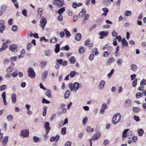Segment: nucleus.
I'll list each match as a JSON object with an SVG mask.
<instances>
[{
  "label": "nucleus",
  "mask_w": 146,
  "mask_h": 146,
  "mask_svg": "<svg viewBox=\"0 0 146 146\" xmlns=\"http://www.w3.org/2000/svg\"><path fill=\"white\" fill-rule=\"evenodd\" d=\"M121 116L119 113L115 114L112 119V123L114 124H116L118 123L121 119Z\"/></svg>",
  "instance_id": "nucleus-1"
},
{
  "label": "nucleus",
  "mask_w": 146,
  "mask_h": 146,
  "mask_svg": "<svg viewBox=\"0 0 146 146\" xmlns=\"http://www.w3.org/2000/svg\"><path fill=\"white\" fill-rule=\"evenodd\" d=\"M79 86V84L77 82H75L73 84L70 83L69 85V87L71 91H76L78 90Z\"/></svg>",
  "instance_id": "nucleus-2"
},
{
  "label": "nucleus",
  "mask_w": 146,
  "mask_h": 146,
  "mask_svg": "<svg viewBox=\"0 0 146 146\" xmlns=\"http://www.w3.org/2000/svg\"><path fill=\"white\" fill-rule=\"evenodd\" d=\"M47 22L46 17H42L41 18L40 23V26L42 28V30L44 29Z\"/></svg>",
  "instance_id": "nucleus-3"
},
{
  "label": "nucleus",
  "mask_w": 146,
  "mask_h": 146,
  "mask_svg": "<svg viewBox=\"0 0 146 146\" xmlns=\"http://www.w3.org/2000/svg\"><path fill=\"white\" fill-rule=\"evenodd\" d=\"M28 75L30 78H34L35 76V74L33 69L31 67L29 68L28 69Z\"/></svg>",
  "instance_id": "nucleus-4"
},
{
  "label": "nucleus",
  "mask_w": 146,
  "mask_h": 146,
  "mask_svg": "<svg viewBox=\"0 0 146 146\" xmlns=\"http://www.w3.org/2000/svg\"><path fill=\"white\" fill-rule=\"evenodd\" d=\"M20 135L21 136L24 138L28 137L29 135V130L27 129H24L22 130Z\"/></svg>",
  "instance_id": "nucleus-5"
},
{
  "label": "nucleus",
  "mask_w": 146,
  "mask_h": 146,
  "mask_svg": "<svg viewBox=\"0 0 146 146\" xmlns=\"http://www.w3.org/2000/svg\"><path fill=\"white\" fill-rule=\"evenodd\" d=\"M112 50V48L110 46L108 48L107 51H104L103 52L104 54L103 55V57H107L110 53L111 52Z\"/></svg>",
  "instance_id": "nucleus-6"
},
{
  "label": "nucleus",
  "mask_w": 146,
  "mask_h": 146,
  "mask_svg": "<svg viewBox=\"0 0 146 146\" xmlns=\"http://www.w3.org/2000/svg\"><path fill=\"white\" fill-rule=\"evenodd\" d=\"M17 44H11L9 46V49L12 52H16L17 51Z\"/></svg>",
  "instance_id": "nucleus-7"
},
{
  "label": "nucleus",
  "mask_w": 146,
  "mask_h": 146,
  "mask_svg": "<svg viewBox=\"0 0 146 146\" xmlns=\"http://www.w3.org/2000/svg\"><path fill=\"white\" fill-rule=\"evenodd\" d=\"M53 3L55 5H56L58 7H61L63 5V3L60 0H54Z\"/></svg>",
  "instance_id": "nucleus-8"
},
{
  "label": "nucleus",
  "mask_w": 146,
  "mask_h": 146,
  "mask_svg": "<svg viewBox=\"0 0 146 146\" xmlns=\"http://www.w3.org/2000/svg\"><path fill=\"white\" fill-rule=\"evenodd\" d=\"M131 100L130 99H127L124 104V106L125 108H127L130 106L131 104Z\"/></svg>",
  "instance_id": "nucleus-9"
},
{
  "label": "nucleus",
  "mask_w": 146,
  "mask_h": 146,
  "mask_svg": "<svg viewBox=\"0 0 146 146\" xmlns=\"http://www.w3.org/2000/svg\"><path fill=\"white\" fill-rule=\"evenodd\" d=\"M108 31L105 32L102 31L99 33V35H100V38L102 39L105 36H107L108 35Z\"/></svg>",
  "instance_id": "nucleus-10"
},
{
  "label": "nucleus",
  "mask_w": 146,
  "mask_h": 146,
  "mask_svg": "<svg viewBox=\"0 0 146 146\" xmlns=\"http://www.w3.org/2000/svg\"><path fill=\"white\" fill-rule=\"evenodd\" d=\"M100 133L99 132H97L92 137V140L93 141L98 139L100 137Z\"/></svg>",
  "instance_id": "nucleus-11"
},
{
  "label": "nucleus",
  "mask_w": 146,
  "mask_h": 146,
  "mask_svg": "<svg viewBox=\"0 0 146 146\" xmlns=\"http://www.w3.org/2000/svg\"><path fill=\"white\" fill-rule=\"evenodd\" d=\"M8 42V41H7L6 42H4L3 43L2 47L0 49V52H2L5 50L8 47L7 45Z\"/></svg>",
  "instance_id": "nucleus-12"
},
{
  "label": "nucleus",
  "mask_w": 146,
  "mask_h": 146,
  "mask_svg": "<svg viewBox=\"0 0 146 146\" xmlns=\"http://www.w3.org/2000/svg\"><path fill=\"white\" fill-rule=\"evenodd\" d=\"M37 18L40 19L41 18L42 13V9H39L37 11Z\"/></svg>",
  "instance_id": "nucleus-13"
},
{
  "label": "nucleus",
  "mask_w": 146,
  "mask_h": 146,
  "mask_svg": "<svg viewBox=\"0 0 146 146\" xmlns=\"http://www.w3.org/2000/svg\"><path fill=\"white\" fill-rule=\"evenodd\" d=\"M86 13L85 9H83L82 11L79 13L78 16L79 17H83Z\"/></svg>",
  "instance_id": "nucleus-14"
},
{
  "label": "nucleus",
  "mask_w": 146,
  "mask_h": 146,
  "mask_svg": "<svg viewBox=\"0 0 146 146\" xmlns=\"http://www.w3.org/2000/svg\"><path fill=\"white\" fill-rule=\"evenodd\" d=\"M107 108V105L106 104H102L101 109L100 111L101 113H103L104 112V110L105 108Z\"/></svg>",
  "instance_id": "nucleus-15"
},
{
  "label": "nucleus",
  "mask_w": 146,
  "mask_h": 146,
  "mask_svg": "<svg viewBox=\"0 0 146 146\" xmlns=\"http://www.w3.org/2000/svg\"><path fill=\"white\" fill-rule=\"evenodd\" d=\"M11 100L12 103L15 104L16 101V95L15 94L13 93L12 94Z\"/></svg>",
  "instance_id": "nucleus-16"
},
{
  "label": "nucleus",
  "mask_w": 146,
  "mask_h": 146,
  "mask_svg": "<svg viewBox=\"0 0 146 146\" xmlns=\"http://www.w3.org/2000/svg\"><path fill=\"white\" fill-rule=\"evenodd\" d=\"M8 137L7 136H5L3 139L2 141L3 145L5 146L6 145L8 141Z\"/></svg>",
  "instance_id": "nucleus-17"
},
{
  "label": "nucleus",
  "mask_w": 146,
  "mask_h": 146,
  "mask_svg": "<svg viewBox=\"0 0 146 146\" xmlns=\"http://www.w3.org/2000/svg\"><path fill=\"white\" fill-rule=\"evenodd\" d=\"M6 93L5 92H3L2 94V97L3 100L4 104L5 105L7 104V102L5 99L6 98Z\"/></svg>",
  "instance_id": "nucleus-18"
},
{
  "label": "nucleus",
  "mask_w": 146,
  "mask_h": 146,
  "mask_svg": "<svg viewBox=\"0 0 146 146\" xmlns=\"http://www.w3.org/2000/svg\"><path fill=\"white\" fill-rule=\"evenodd\" d=\"M105 84V81L103 80H102L100 82L99 85L98 86L99 88L101 89H102L104 86Z\"/></svg>",
  "instance_id": "nucleus-19"
},
{
  "label": "nucleus",
  "mask_w": 146,
  "mask_h": 146,
  "mask_svg": "<svg viewBox=\"0 0 146 146\" xmlns=\"http://www.w3.org/2000/svg\"><path fill=\"white\" fill-rule=\"evenodd\" d=\"M82 35L80 33H78L77 34L75 37L76 40L77 41H79L81 40Z\"/></svg>",
  "instance_id": "nucleus-20"
},
{
  "label": "nucleus",
  "mask_w": 146,
  "mask_h": 146,
  "mask_svg": "<svg viewBox=\"0 0 146 146\" xmlns=\"http://www.w3.org/2000/svg\"><path fill=\"white\" fill-rule=\"evenodd\" d=\"M57 38L55 37L51 38L50 39V42L51 43H56L57 41Z\"/></svg>",
  "instance_id": "nucleus-21"
},
{
  "label": "nucleus",
  "mask_w": 146,
  "mask_h": 146,
  "mask_svg": "<svg viewBox=\"0 0 146 146\" xmlns=\"http://www.w3.org/2000/svg\"><path fill=\"white\" fill-rule=\"evenodd\" d=\"M122 44L125 46H127L128 45V43L126 41L125 38H123L122 40Z\"/></svg>",
  "instance_id": "nucleus-22"
},
{
  "label": "nucleus",
  "mask_w": 146,
  "mask_h": 146,
  "mask_svg": "<svg viewBox=\"0 0 146 146\" xmlns=\"http://www.w3.org/2000/svg\"><path fill=\"white\" fill-rule=\"evenodd\" d=\"M129 129H125L123 133L122 137L123 138H125V137H127V132L129 131Z\"/></svg>",
  "instance_id": "nucleus-23"
},
{
  "label": "nucleus",
  "mask_w": 146,
  "mask_h": 146,
  "mask_svg": "<svg viewBox=\"0 0 146 146\" xmlns=\"http://www.w3.org/2000/svg\"><path fill=\"white\" fill-rule=\"evenodd\" d=\"M60 44H57L56 45L55 48V51L56 53H58L60 50Z\"/></svg>",
  "instance_id": "nucleus-24"
},
{
  "label": "nucleus",
  "mask_w": 146,
  "mask_h": 146,
  "mask_svg": "<svg viewBox=\"0 0 146 146\" xmlns=\"http://www.w3.org/2000/svg\"><path fill=\"white\" fill-rule=\"evenodd\" d=\"M114 59L113 57H111L109 58L107 62V63L108 65H109L111 63L114 62Z\"/></svg>",
  "instance_id": "nucleus-25"
},
{
  "label": "nucleus",
  "mask_w": 146,
  "mask_h": 146,
  "mask_svg": "<svg viewBox=\"0 0 146 146\" xmlns=\"http://www.w3.org/2000/svg\"><path fill=\"white\" fill-rule=\"evenodd\" d=\"M131 70H133V71H135L137 68V66L135 64H132L131 66Z\"/></svg>",
  "instance_id": "nucleus-26"
},
{
  "label": "nucleus",
  "mask_w": 146,
  "mask_h": 146,
  "mask_svg": "<svg viewBox=\"0 0 146 146\" xmlns=\"http://www.w3.org/2000/svg\"><path fill=\"white\" fill-rule=\"evenodd\" d=\"M85 51V48L84 47L80 46L79 48V52L80 54L83 53Z\"/></svg>",
  "instance_id": "nucleus-27"
},
{
  "label": "nucleus",
  "mask_w": 146,
  "mask_h": 146,
  "mask_svg": "<svg viewBox=\"0 0 146 146\" xmlns=\"http://www.w3.org/2000/svg\"><path fill=\"white\" fill-rule=\"evenodd\" d=\"M64 31L66 32L65 34L66 35V37L69 38L71 35L70 32L67 30L66 29H64Z\"/></svg>",
  "instance_id": "nucleus-28"
},
{
  "label": "nucleus",
  "mask_w": 146,
  "mask_h": 146,
  "mask_svg": "<svg viewBox=\"0 0 146 146\" xmlns=\"http://www.w3.org/2000/svg\"><path fill=\"white\" fill-rule=\"evenodd\" d=\"M47 64V62L44 60L41 61L40 63V65L42 68L44 67Z\"/></svg>",
  "instance_id": "nucleus-29"
},
{
  "label": "nucleus",
  "mask_w": 146,
  "mask_h": 146,
  "mask_svg": "<svg viewBox=\"0 0 146 146\" xmlns=\"http://www.w3.org/2000/svg\"><path fill=\"white\" fill-rule=\"evenodd\" d=\"M132 109L133 111L135 113L138 112L140 111V109L139 108L133 107Z\"/></svg>",
  "instance_id": "nucleus-30"
},
{
  "label": "nucleus",
  "mask_w": 146,
  "mask_h": 146,
  "mask_svg": "<svg viewBox=\"0 0 146 146\" xmlns=\"http://www.w3.org/2000/svg\"><path fill=\"white\" fill-rule=\"evenodd\" d=\"M76 60L74 57L72 56L69 59V62L71 64H74L76 62Z\"/></svg>",
  "instance_id": "nucleus-31"
},
{
  "label": "nucleus",
  "mask_w": 146,
  "mask_h": 146,
  "mask_svg": "<svg viewBox=\"0 0 146 146\" xmlns=\"http://www.w3.org/2000/svg\"><path fill=\"white\" fill-rule=\"evenodd\" d=\"M70 91L69 90H67L66 91V92L65 93V94H64V98L65 99H67L68 98L69 96V94H70Z\"/></svg>",
  "instance_id": "nucleus-32"
},
{
  "label": "nucleus",
  "mask_w": 146,
  "mask_h": 146,
  "mask_svg": "<svg viewBox=\"0 0 146 146\" xmlns=\"http://www.w3.org/2000/svg\"><path fill=\"white\" fill-rule=\"evenodd\" d=\"M137 132L139 135L140 136H141L144 133V131L142 129H138L137 130Z\"/></svg>",
  "instance_id": "nucleus-33"
},
{
  "label": "nucleus",
  "mask_w": 146,
  "mask_h": 146,
  "mask_svg": "<svg viewBox=\"0 0 146 146\" xmlns=\"http://www.w3.org/2000/svg\"><path fill=\"white\" fill-rule=\"evenodd\" d=\"M65 11V7H62L59 10L58 12V13L59 15L62 14L63 13V12Z\"/></svg>",
  "instance_id": "nucleus-34"
},
{
  "label": "nucleus",
  "mask_w": 146,
  "mask_h": 146,
  "mask_svg": "<svg viewBox=\"0 0 146 146\" xmlns=\"http://www.w3.org/2000/svg\"><path fill=\"white\" fill-rule=\"evenodd\" d=\"M13 70V68L11 66H9L6 70V72L7 73H10Z\"/></svg>",
  "instance_id": "nucleus-35"
},
{
  "label": "nucleus",
  "mask_w": 146,
  "mask_h": 146,
  "mask_svg": "<svg viewBox=\"0 0 146 146\" xmlns=\"http://www.w3.org/2000/svg\"><path fill=\"white\" fill-rule=\"evenodd\" d=\"M47 107L45 106L43 108V111L42 113V115L44 116H45L46 113L47 109Z\"/></svg>",
  "instance_id": "nucleus-36"
},
{
  "label": "nucleus",
  "mask_w": 146,
  "mask_h": 146,
  "mask_svg": "<svg viewBox=\"0 0 146 146\" xmlns=\"http://www.w3.org/2000/svg\"><path fill=\"white\" fill-rule=\"evenodd\" d=\"M69 49V47L68 45H66L64 46H63L61 48V50H66L68 51Z\"/></svg>",
  "instance_id": "nucleus-37"
},
{
  "label": "nucleus",
  "mask_w": 146,
  "mask_h": 146,
  "mask_svg": "<svg viewBox=\"0 0 146 146\" xmlns=\"http://www.w3.org/2000/svg\"><path fill=\"white\" fill-rule=\"evenodd\" d=\"M66 127H64L62 128L61 130V133L62 135H64L66 134Z\"/></svg>",
  "instance_id": "nucleus-38"
},
{
  "label": "nucleus",
  "mask_w": 146,
  "mask_h": 146,
  "mask_svg": "<svg viewBox=\"0 0 146 146\" xmlns=\"http://www.w3.org/2000/svg\"><path fill=\"white\" fill-rule=\"evenodd\" d=\"M5 26L4 25H2L0 26V33H2L5 29Z\"/></svg>",
  "instance_id": "nucleus-39"
},
{
  "label": "nucleus",
  "mask_w": 146,
  "mask_h": 146,
  "mask_svg": "<svg viewBox=\"0 0 146 146\" xmlns=\"http://www.w3.org/2000/svg\"><path fill=\"white\" fill-rule=\"evenodd\" d=\"M131 12L129 11H126L125 13V15L126 16H130L131 14Z\"/></svg>",
  "instance_id": "nucleus-40"
},
{
  "label": "nucleus",
  "mask_w": 146,
  "mask_h": 146,
  "mask_svg": "<svg viewBox=\"0 0 146 146\" xmlns=\"http://www.w3.org/2000/svg\"><path fill=\"white\" fill-rule=\"evenodd\" d=\"M48 72L46 71H44L42 74V77L43 79H44L47 77Z\"/></svg>",
  "instance_id": "nucleus-41"
},
{
  "label": "nucleus",
  "mask_w": 146,
  "mask_h": 146,
  "mask_svg": "<svg viewBox=\"0 0 146 146\" xmlns=\"http://www.w3.org/2000/svg\"><path fill=\"white\" fill-rule=\"evenodd\" d=\"M7 88L5 85H3L0 86V91H2L5 90Z\"/></svg>",
  "instance_id": "nucleus-42"
},
{
  "label": "nucleus",
  "mask_w": 146,
  "mask_h": 146,
  "mask_svg": "<svg viewBox=\"0 0 146 146\" xmlns=\"http://www.w3.org/2000/svg\"><path fill=\"white\" fill-rule=\"evenodd\" d=\"M46 95L49 98H52L51 92L50 90L47 91L45 93Z\"/></svg>",
  "instance_id": "nucleus-43"
},
{
  "label": "nucleus",
  "mask_w": 146,
  "mask_h": 146,
  "mask_svg": "<svg viewBox=\"0 0 146 146\" xmlns=\"http://www.w3.org/2000/svg\"><path fill=\"white\" fill-rule=\"evenodd\" d=\"M13 117L12 115H9L7 117V119L9 121H11L12 120Z\"/></svg>",
  "instance_id": "nucleus-44"
},
{
  "label": "nucleus",
  "mask_w": 146,
  "mask_h": 146,
  "mask_svg": "<svg viewBox=\"0 0 146 146\" xmlns=\"http://www.w3.org/2000/svg\"><path fill=\"white\" fill-rule=\"evenodd\" d=\"M146 84V81L145 79H143L140 82L141 86H143Z\"/></svg>",
  "instance_id": "nucleus-45"
},
{
  "label": "nucleus",
  "mask_w": 146,
  "mask_h": 146,
  "mask_svg": "<svg viewBox=\"0 0 146 146\" xmlns=\"http://www.w3.org/2000/svg\"><path fill=\"white\" fill-rule=\"evenodd\" d=\"M132 132L130 131L127 134V137L129 139L130 138H131L133 136L132 135Z\"/></svg>",
  "instance_id": "nucleus-46"
},
{
  "label": "nucleus",
  "mask_w": 146,
  "mask_h": 146,
  "mask_svg": "<svg viewBox=\"0 0 146 146\" xmlns=\"http://www.w3.org/2000/svg\"><path fill=\"white\" fill-rule=\"evenodd\" d=\"M122 60L121 58L117 60V63L119 66H121L122 63Z\"/></svg>",
  "instance_id": "nucleus-47"
},
{
  "label": "nucleus",
  "mask_w": 146,
  "mask_h": 146,
  "mask_svg": "<svg viewBox=\"0 0 146 146\" xmlns=\"http://www.w3.org/2000/svg\"><path fill=\"white\" fill-rule=\"evenodd\" d=\"M137 79L135 78L134 81L133 82L132 84L133 87H135L137 84Z\"/></svg>",
  "instance_id": "nucleus-48"
},
{
  "label": "nucleus",
  "mask_w": 146,
  "mask_h": 146,
  "mask_svg": "<svg viewBox=\"0 0 146 146\" xmlns=\"http://www.w3.org/2000/svg\"><path fill=\"white\" fill-rule=\"evenodd\" d=\"M88 121V118L87 117H85L83 119V124L85 125Z\"/></svg>",
  "instance_id": "nucleus-49"
},
{
  "label": "nucleus",
  "mask_w": 146,
  "mask_h": 146,
  "mask_svg": "<svg viewBox=\"0 0 146 146\" xmlns=\"http://www.w3.org/2000/svg\"><path fill=\"white\" fill-rule=\"evenodd\" d=\"M142 97V95L141 92H138L136 95V97L137 98H139Z\"/></svg>",
  "instance_id": "nucleus-50"
},
{
  "label": "nucleus",
  "mask_w": 146,
  "mask_h": 146,
  "mask_svg": "<svg viewBox=\"0 0 146 146\" xmlns=\"http://www.w3.org/2000/svg\"><path fill=\"white\" fill-rule=\"evenodd\" d=\"M75 72L74 71H71L69 74L70 77L71 78L73 77L75 75Z\"/></svg>",
  "instance_id": "nucleus-51"
},
{
  "label": "nucleus",
  "mask_w": 146,
  "mask_h": 146,
  "mask_svg": "<svg viewBox=\"0 0 146 146\" xmlns=\"http://www.w3.org/2000/svg\"><path fill=\"white\" fill-rule=\"evenodd\" d=\"M89 17V15L88 14H86L84 17V20L83 21V23L85 24L86 22V21H85V20H87Z\"/></svg>",
  "instance_id": "nucleus-52"
},
{
  "label": "nucleus",
  "mask_w": 146,
  "mask_h": 146,
  "mask_svg": "<svg viewBox=\"0 0 146 146\" xmlns=\"http://www.w3.org/2000/svg\"><path fill=\"white\" fill-rule=\"evenodd\" d=\"M92 53H95V55H97L98 54V52L97 50V48H95L93 49Z\"/></svg>",
  "instance_id": "nucleus-53"
},
{
  "label": "nucleus",
  "mask_w": 146,
  "mask_h": 146,
  "mask_svg": "<svg viewBox=\"0 0 146 146\" xmlns=\"http://www.w3.org/2000/svg\"><path fill=\"white\" fill-rule=\"evenodd\" d=\"M114 72V70L113 69H112L110 72L108 74V77H111V76H112V75L113 74V72Z\"/></svg>",
  "instance_id": "nucleus-54"
},
{
  "label": "nucleus",
  "mask_w": 146,
  "mask_h": 146,
  "mask_svg": "<svg viewBox=\"0 0 146 146\" xmlns=\"http://www.w3.org/2000/svg\"><path fill=\"white\" fill-rule=\"evenodd\" d=\"M110 2L109 0H104L103 3L104 4L107 5L108 4L110 3Z\"/></svg>",
  "instance_id": "nucleus-55"
},
{
  "label": "nucleus",
  "mask_w": 146,
  "mask_h": 146,
  "mask_svg": "<svg viewBox=\"0 0 146 146\" xmlns=\"http://www.w3.org/2000/svg\"><path fill=\"white\" fill-rule=\"evenodd\" d=\"M33 139L34 142H37L39 141V139L37 137L34 136L33 137Z\"/></svg>",
  "instance_id": "nucleus-56"
},
{
  "label": "nucleus",
  "mask_w": 146,
  "mask_h": 146,
  "mask_svg": "<svg viewBox=\"0 0 146 146\" xmlns=\"http://www.w3.org/2000/svg\"><path fill=\"white\" fill-rule=\"evenodd\" d=\"M18 29L16 25H14L12 27V30L13 31H16Z\"/></svg>",
  "instance_id": "nucleus-57"
},
{
  "label": "nucleus",
  "mask_w": 146,
  "mask_h": 146,
  "mask_svg": "<svg viewBox=\"0 0 146 146\" xmlns=\"http://www.w3.org/2000/svg\"><path fill=\"white\" fill-rule=\"evenodd\" d=\"M27 10L26 9H24L22 12V13L25 16H27Z\"/></svg>",
  "instance_id": "nucleus-58"
},
{
  "label": "nucleus",
  "mask_w": 146,
  "mask_h": 146,
  "mask_svg": "<svg viewBox=\"0 0 146 146\" xmlns=\"http://www.w3.org/2000/svg\"><path fill=\"white\" fill-rule=\"evenodd\" d=\"M42 103L43 104L45 103L48 104L50 103V102L45 99V98H44L42 99Z\"/></svg>",
  "instance_id": "nucleus-59"
},
{
  "label": "nucleus",
  "mask_w": 146,
  "mask_h": 146,
  "mask_svg": "<svg viewBox=\"0 0 146 146\" xmlns=\"http://www.w3.org/2000/svg\"><path fill=\"white\" fill-rule=\"evenodd\" d=\"M63 18V15L61 14L60 15H59L58 17V20L60 21H62V20Z\"/></svg>",
  "instance_id": "nucleus-60"
},
{
  "label": "nucleus",
  "mask_w": 146,
  "mask_h": 146,
  "mask_svg": "<svg viewBox=\"0 0 146 146\" xmlns=\"http://www.w3.org/2000/svg\"><path fill=\"white\" fill-rule=\"evenodd\" d=\"M94 54H92L90 55L89 58L90 60H92L94 59Z\"/></svg>",
  "instance_id": "nucleus-61"
},
{
  "label": "nucleus",
  "mask_w": 146,
  "mask_h": 146,
  "mask_svg": "<svg viewBox=\"0 0 146 146\" xmlns=\"http://www.w3.org/2000/svg\"><path fill=\"white\" fill-rule=\"evenodd\" d=\"M18 70H16L15 72H14L12 76L13 77H16L18 75Z\"/></svg>",
  "instance_id": "nucleus-62"
},
{
  "label": "nucleus",
  "mask_w": 146,
  "mask_h": 146,
  "mask_svg": "<svg viewBox=\"0 0 146 146\" xmlns=\"http://www.w3.org/2000/svg\"><path fill=\"white\" fill-rule=\"evenodd\" d=\"M132 138V141L134 142H136L137 141V136H133Z\"/></svg>",
  "instance_id": "nucleus-63"
},
{
  "label": "nucleus",
  "mask_w": 146,
  "mask_h": 146,
  "mask_svg": "<svg viewBox=\"0 0 146 146\" xmlns=\"http://www.w3.org/2000/svg\"><path fill=\"white\" fill-rule=\"evenodd\" d=\"M71 144V142L68 141L66 142L64 145V146H70Z\"/></svg>",
  "instance_id": "nucleus-64"
}]
</instances>
